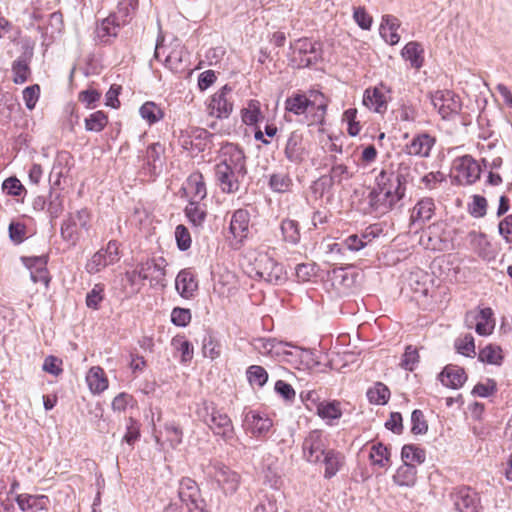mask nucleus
<instances>
[{"instance_id":"de8ad7c7","label":"nucleus","mask_w":512,"mask_h":512,"mask_svg":"<svg viewBox=\"0 0 512 512\" xmlns=\"http://www.w3.org/2000/svg\"><path fill=\"white\" fill-rule=\"evenodd\" d=\"M390 397V391L386 385L377 382L372 388L367 391V398L370 403L377 405H384Z\"/></svg>"},{"instance_id":"5fc2aeb1","label":"nucleus","mask_w":512,"mask_h":512,"mask_svg":"<svg viewBox=\"0 0 512 512\" xmlns=\"http://www.w3.org/2000/svg\"><path fill=\"white\" fill-rule=\"evenodd\" d=\"M167 441L172 448H176L182 443L183 431L182 428L175 421H169L164 424Z\"/></svg>"},{"instance_id":"e2e57ef3","label":"nucleus","mask_w":512,"mask_h":512,"mask_svg":"<svg viewBox=\"0 0 512 512\" xmlns=\"http://www.w3.org/2000/svg\"><path fill=\"white\" fill-rule=\"evenodd\" d=\"M419 362L418 350L409 345L406 347L404 354L401 359V367L408 371H413Z\"/></svg>"},{"instance_id":"6e6552de","label":"nucleus","mask_w":512,"mask_h":512,"mask_svg":"<svg viewBox=\"0 0 512 512\" xmlns=\"http://www.w3.org/2000/svg\"><path fill=\"white\" fill-rule=\"evenodd\" d=\"M373 189L380 193L387 192L388 195L396 196L401 200L405 196L404 178L400 174L382 169L375 177Z\"/></svg>"},{"instance_id":"a19ab883","label":"nucleus","mask_w":512,"mask_h":512,"mask_svg":"<svg viewBox=\"0 0 512 512\" xmlns=\"http://www.w3.org/2000/svg\"><path fill=\"white\" fill-rule=\"evenodd\" d=\"M401 458L406 464H422L426 459V452L415 444H406L402 447Z\"/></svg>"},{"instance_id":"a878e982","label":"nucleus","mask_w":512,"mask_h":512,"mask_svg":"<svg viewBox=\"0 0 512 512\" xmlns=\"http://www.w3.org/2000/svg\"><path fill=\"white\" fill-rule=\"evenodd\" d=\"M175 288L182 298L191 299L198 289V282L190 269L181 270L175 279Z\"/></svg>"},{"instance_id":"393cba45","label":"nucleus","mask_w":512,"mask_h":512,"mask_svg":"<svg viewBox=\"0 0 512 512\" xmlns=\"http://www.w3.org/2000/svg\"><path fill=\"white\" fill-rule=\"evenodd\" d=\"M15 500L22 512L48 510L50 499L46 495L18 494Z\"/></svg>"},{"instance_id":"5701e85b","label":"nucleus","mask_w":512,"mask_h":512,"mask_svg":"<svg viewBox=\"0 0 512 512\" xmlns=\"http://www.w3.org/2000/svg\"><path fill=\"white\" fill-rule=\"evenodd\" d=\"M250 213L246 209H237L233 212L229 230L238 242L242 243L248 236Z\"/></svg>"},{"instance_id":"412c9836","label":"nucleus","mask_w":512,"mask_h":512,"mask_svg":"<svg viewBox=\"0 0 512 512\" xmlns=\"http://www.w3.org/2000/svg\"><path fill=\"white\" fill-rule=\"evenodd\" d=\"M284 154L286 159L294 164L303 162L306 149L303 143V133L300 130L292 131L286 141Z\"/></svg>"},{"instance_id":"7c9ffc66","label":"nucleus","mask_w":512,"mask_h":512,"mask_svg":"<svg viewBox=\"0 0 512 512\" xmlns=\"http://www.w3.org/2000/svg\"><path fill=\"white\" fill-rule=\"evenodd\" d=\"M400 27L399 20L392 15H385L382 17L380 25V34L390 45H395L399 42L400 36L397 33Z\"/></svg>"},{"instance_id":"aec40b11","label":"nucleus","mask_w":512,"mask_h":512,"mask_svg":"<svg viewBox=\"0 0 512 512\" xmlns=\"http://www.w3.org/2000/svg\"><path fill=\"white\" fill-rule=\"evenodd\" d=\"M436 143V138L423 132L415 135L409 143L405 145V152L411 156L427 158Z\"/></svg>"},{"instance_id":"9b49d317","label":"nucleus","mask_w":512,"mask_h":512,"mask_svg":"<svg viewBox=\"0 0 512 512\" xmlns=\"http://www.w3.org/2000/svg\"><path fill=\"white\" fill-rule=\"evenodd\" d=\"M465 323L468 328H472L474 325L475 331L480 336H488L493 332L495 327L493 311L489 307L480 309L479 311H469L465 315Z\"/></svg>"},{"instance_id":"9d476101","label":"nucleus","mask_w":512,"mask_h":512,"mask_svg":"<svg viewBox=\"0 0 512 512\" xmlns=\"http://www.w3.org/2000/svg\"><path fill=\"white\" fill-rule=\"evenodd\" d=\"M453 168L456 171L455 178L461 185H471L475 183L481 175L480 165L471 155L456 158Z\"/></svg>"},{"instance_id":"f03ea898","label":"nucleus","mask_w":512,"mask_h":512,"mask_svg":"<svg viewBox=\"0 0 512 512\" xmlns=\"http://www.w3.org/2000/svg\"><path fill=\"white\" fill-rule=\"evenodd\" d=\"M275 253V248L261 245L249 253V260L256 277L272 285H281L286 281V272L275 259Z\"/></svg>"},{"instance_id":"680f3d73","label":"nucleus","mask_w":512,"mask_h":512,"mask_svg":"<svg viewBox=\"0 0 512 512\" xmlns=\"http://www.w3.org/2000/svg\"><path fill=\"white\" fill-rule=\"evenodd\" d=\"M411 432L414 435H423L428 431V424L423 412L415 409L411 414Z\"/></svg>"},{"instance_id":"f3484780","label":"nucleus","mask_w":512,"mask_h":512,"mask_svg":"<svg viewBox=\"0 0 512 512\" xmlns=\"http://www.w3.org/2000/svg\"><path fill=\"white\" fill-rule=\"evenodd\" d=\"M127 23L126 19L119 21V15L110 14L97 24L95 29V39L101 44H108L118 35L120 27Z\"/></svg>"},{"instance_id":"8fccbe9b","label":"nucleus","mask_w":512,"mask_h":512,"mask_svg":"<svg viewBox=\"0 0 512 512\" xmlns=\"http://www.w3.org/2000/svg\"><path fill=\"white\" fill-rule=\"evenodd\" d=\"M139 113L141 117L146 120L150 125L158 122L164 116L162 109L156 105L154 102H146L144 103L140 109Z\"/></svg>"},{"instance_id":"774afa93","label":"nucleus","mask_w":512,"mask_h":512,"mask_svg":"<svg viewBox=\"0 0 512 512\" xmlns=\"http://www.w3.org/2000/svg\"><path fill=\"white\" fill-rule=\"evenodd\" d=\"M498 231L506 243L512 244V214L507 215L499 222Z\"/></svg>"},{"instance_id":"2eb2a0df","label":"nucleus","mask_w":512,"mask_h":512,"mask_svg":"<svg viewBox=\"0 0 512 512\" xmlns=\"http://www.w3.org/2000/svg\"><path fill=\"white\" fill-rule=\"evenodd\" d=\"M400 200L396 196L388 195L387 192L380 193L371 188L367 196L369 213L382 216L391 211Z\"/></svg>"},{"instance_id":"6e6d98bb","label":"nucleus","mask_w":512,"mask_h":512,"mask_svg":"<svg viewBox=\"0 0 512 512\" xmlns=\"http://www.w3.org/2000/svg\"><path fill=\"white\" fill-rule=\"evenodd\" d=\"M109 265H113V264L108 262V258L106 257L104 250L100 249L87 262L86 271L89 274H95V273L100 272L102 269H104L105 267H107Z\"/></svg>"},{"instance_id":"1a4fd4ad","label":"nucleus","mask_w":512,"mask_h":512,"mask_svg":"<svg viewBox=\"0 0 512 512\" xmlns=\"http://www.w3.org/2000/svg\"><path fill=\"white\" fill-rule=\"evenodd\" d=\"M430 99L443 119H448L461 111L462 103L459 96L450 90H438L431 94Z\"/></svg>"},{"instance_id":"a18cd8bd","label":"nucleus","mask_w":512,"mask_h":512,"mask_svg":"<svg viewBox=\"0 0 512 512\" xmlns=\"http://www.w3.org/2000/svg\"><path fill=\"white\" fill-rule=\"evenodd\" d=\"M188 189L192 194L190 201L200 202L206 195V185L201 174L192 175L188 180Z\"/></svg>"},{"instance_id":"864d4df0","label":"nucleus","mask_w":512,"mask_h":512,"mask_svg":"<svg viewBox=\"0 0 512 512\" xmlns=\"http://www.w3.org/2000/svg\"><path fill=\"white\" fill-rule=\"evenodd\" d=\"M246 375L252 386L263 387L268 380L267 371L259 365H251L248 367Z\"/></svg>"},{"instance_id":"cd10ccee","label":"nucleus","mask_w":512,"mask_h":512,"mask_svg":"<svg viewBox=\"0 0 512 512\" xmlns=\"http://www.w3.org/2000/svg\"><path fill=\"white\" fill-rule=\"evenodd\" d=\"M363 104L370 110L382 114L387 110L386 97L380 88L366 89L363 95Z\"/></svg>"},{"instance_id":"09e8293b","label":"nucleus","mask_w":512,"mask_h":512,"mask_svg":"<svg viewBox=\"0 0 512 512\" xmlns=\"http://www.w3.org/2000/svg\"><path fill=\"white\" fill-rule=\"evenodd\" d=\"M317 414L322 419H328V420L339 419L342 416V411L340 409V403L337 401L320 402L317 405Z\"/></svg>"},{"instance_id":"423d86ee","label":"nucleus","mask_w":512,"mask_h":512,"mask_svg":"<svg viewBox=\"0 0 512 512\" xmlns=\"http://www.w3.org/2000/svg\"><path fill=\"white\" fill-rule=\"evenodd\" d=\"M450 499L458 512H481L479 493L469 486H457L450 492Z\"/></svg>"},{"instance_id":"a211bd4d","label":"nucleus","mask_w":512,"mask_h":512,"mask_svg":"<svg viewBox=\"0 0 512 512\" xmlns=\"http://www.w3.org/2000/svg\"><path fill=\"white\" fill-rule=\"evenodd\" d=\"M435 214V203L430 197L420 199L410 214V227H414L416 231L423 228V226L431 220Z\"/></svg>"},{"instance_id":"bf43d9fd","label":"nucleus","mask_w":512,"mask_h":512,"mask_svg":"<svg viewBox=\"0 0 512 512\" xmlns=\"http://www.w3.org/2000/svg\"><path fill=\"white\" fill-rule=\"evenodd\" d=\"M389 456V450L384 444L379 442L372 446L370 458L373 464L384 467L389 462Z\"/></svg>"},{"instance_id":"dca6fc26","label":"nucleus","mask_w":512,"mask_h":512,"mask_svg":"<svg viewBox=\"0 0 512 512\" xmlns=\"http://www.w3.org/2000/svg\"><path fill=\"white\" fill-rule=\"evenodd\" d=\"M247 173L215 165V178L222 192L232 194L240 188V182Z\"/></svg>"},{"instance_id":"052dcab7","label":"nucleus","mask_w":512,"mask_h":512,"mask_svg":"<svg viewBox=\"0 0 512 512\" xmlns=\"http://www.w3.org/2000/svg\"><path fill=\"white\" fill-rule=\"evenodd\" d=\"M217 410L218 408L214 402L204 400L198 404L196 414L199 419L208 426V424H210L211 418L215 415Z\"/></svg>"},{"instance_id":"bb28decb","label":"nucleus","mask_w":512,"mask_h":512,"mask_svg":"<svg viewBox=\"0 0 512 512\" xmlns=\"http://www.w3.org/2000/svg\"><path fill=\"white\" fill-rule=\"evenodd\" d=\"M439 379L444 386L458 389L466 382L467 375L462 367L447 365L439 374Z\"/></svg>"},{"instance_id":"39448f33","label":"nucleus","mask_w":512,"mask_h":512,"mask_svg":"<svg viewBox=\"0 0 512 512\" xmlns=\"http://www.w3.org/2000/svg\"><path fill=\"white\" fill-rule=\"evenodd\" d=\"M89 221L90 213L86 208L80 209L75 213H70L68 218L64 220L61 225V237L64 241L76 245L80 238L81 229H89Z\"/></svg>"},{"instance_id":"79ce46f5","label":"nucleus","mask_w":512,"mask_h":512,"mask_svg":"<svg viewBox=\"0 0 512 512\" xmlns=\"http://www.w3.org/2000/svg\"><path fill=\"white\" fill-rule=\"evenodd\" d=\"M478 358L481 362L500 366L503 362L502 349L498 345L489 344L480 350Z\"/></svg>"},{"instance_id":"f8f14e48","label":"nucleus","mask_w":512,"mask_h":512,"mask_svg":"<svg viewBox=\"0 0 512 512\" xmlns=\"http://www.w3.org/2000/svg\"><path fill=\"white\" fill-rule=\"evenodd\" d=\"M214 478L226 495H233L239 488L241 476L223 463L216 462L211 465Z\"/></svg>"},{"instance_id":"3c124183","label":"nucleus","mask_w":512,"mask_h":512,"mask_svg":"<svg viewBox=\"0 0 512 512\" xmlns=\"http://www.w3.org/2000/svg\"><path fill=\"white\" fill-rule=\"evenodd\" d=\"M292 186V180L286 173H274L269 178V187L277 193H285Z\"/></svg>"},{"instance_id":"338daca9","label":"nucleus","mask_w":512,"mask_h":512,"mask_svg":"<svg viewBox=\"0 0 512 512\" xmlns=\"http://www.w3.org/2000/svg\"><path fill=\"white\" fill-rule=\"evenodd\" d=\"M175 239L180 251H186L191 247V235L188 229L182 224H179L175 228Z\"/></svg>"},{"instance_id":"0e129e2a","label":"nucleus","mask_w":512,"mask_h":512,"mask_svg":"<svg viewBox=\"0 0 512 512\" xmlns=\"http://www.w3.org/2000/svg\"><path fill=\"white\" fill-rule=\"evenodd\" d=\"M343 121L348 125L347 132L350 136H357L360 133L361 126L357 121V109L349 108L343 114Z\"/></svg>"},{"instance_id":"c85d7f7f","label":"nucleus","mask_w":512,"mask_h":512,"mask_svg":"<svg viewBox=\"0 0 512 512\" xmlns=\"http://www.w3.org/2000/svg\"><path fill=\"white\" fill-rule=\"evenodd\" d=\"M401 55L416 70H419L424 64V48L419 42H408L402 49Z\"/></svg>"},{"instance_id":"603ef678","label":"nucleus","mask_w":512,"mask_h":512,"mask_svg":"<svg viewBox=\"0 0 512 512\" xmlns=\"http://www.w3.org/2000/svg\"><path fill=\"white\" fill-rule=\"evenodd\" d=\"M108 123L107 115L103 111H96L85 119V128L87 131L100 132Z\"/></svg>"},{"instance_id":"473e14b6","label":"nucleus","mask_w":512,"mask_h":512,"mask_svg":"<svg viewBox=\"0 0 512 512\" xmlns=\"http://www.w3.org/2000/svg\"><path fill=\"white\" fill-rule=\"evenodd\" d=\"M164 147L159 142L153 143L147 147L145 164L148 166L151 174H157L163 166L162 154Z\"/></svg>"},{"instance_id":"69168bd1","label":"nucleus","mask_w":512,"mask_h":512,"mask_svg":"<svg viewBox=\"0 0 512 512\" xmlns=\"http://www.w3.org/2000/svg\"><path fill=\"white\" fill-rule=\"evenodd\" d=\"M202 351L205 357L214 360L221 354V345L212 336H205Z\"/></svg>"},{"instance_id":"7ed1b4c3","label":"nucleus","mask_w":512,"mask_h":512,"mask_svg":"<svg viewBox=\"0 0 512 512\" xmlns=\"http://www.w3.org/2000/svg\"><path fill=\"white\" fill-rule=\"evenodd\" d=\"M206 506L196 481L185 477L179 483L178 498L171 501L163 512H207Z\"/></svg>"},{"instance_id":"0eeeda50","label":"nucleus","mask_w":512,"mask_h":512,"mask_svg":"<svg viewBox=\"0 0 512 512\" xmlns=\"http://www.w3.org/2000/svg\"><path fill=\"white\" fill-rule=\"evenodd\" d=\"M233 90L229 85H224L216 91L208 103V112L218 119H227L233 111Z\"/></svg>"},{"instance_id":"c756f323","label":"nucleus","mask_w":512,"mask_h":512,"mask_svg":"<svg viewBox=\"0 0 512 512\" xmlns=\"http://www.w3.org/2000/svg\"><path fill=\"white\" fill-rule=\"evenodd\" d=\"M188 53L183 46L177 45L165 58V66L172 72H183L187 66Z\"/></svg>"},{"instance_id":"49530a36","label":"nucleus","mask_w":512,"mask_h":512,"mask_svg":"<svg viewBox=\"0 0 512 512\" xmlns=\"http://www.w3.org/2000/svg\"><path fill=\"white\" fill-rule=\"evenodd\" d=\"M281 232L283 239L291 244H297L300 241V230L297 221L292 219H284L281 222Z\"/></svg>"},{"instance_id":"20e7f679","label":"nucleus","mask_w":512,"mask_h":512,"mask_svg":"<svg viewBox=\"0 0 512 512\" xmlns=\"http://www.w3.org/2000/svg\"><path fill=\"white\" fill-rule=\"evenodd\" d=\"M322 59V45L307 37L290 43L288 60L293 68L302 69L317 64Z\"/></svg>"},{"instance_id":"58836bf2","label":"nucleus","mask_w":512,"mask_h":512,"mask_svg":"<svg viewBox=\"0 0 512 512\" xmlns=\"http://www.w3.org/2000/svg\"><path fill=\"white\" fill-rule=\"evenodd\" d=\"M241 117L244 124L249 126L257 125L263 121L264 115L260 109V102L257 100H250L247 107L241 111Z\"/></svg>"},{"instance_id":"e433bc0d","label":"nucleus","mask_w":512,"mask_h":512,"mask_svg":"<svg viewBox=\"0 0 512 512\" xmlns=\"http://www.w3.org/2000/svg\"><path fill=\"white\" fill-rule=\"evenodd\" d=\"M417 479V468L414 464L403 463L395 475L393 481L399 486L412 487L415 485Z\"/></svg>"},{"instance_id":"4be33fe9","label":"nucleus","mask_w":512,"mask_h":512,"mask_svg":"<svg viewBox=\"0 0 512 512\" xmlns=\"http://www.w3.org/2000/svg\"><path fill=\"white\" fill-rule=\"evenodd\" d=\"M208 427L212 430L213 434L220 436L226 443H230L235 437V431L230 417L217 410L215 415L211 418Z\"/></svg>"},{"instance_id":"4d7b16f0","label":"nucleus","mask_w":512,"mask_h":512,"mask_svg":"<svg viewBox=\"0 0 512 512\" xmlns=\"http://www.w3.org/2000/svg\"><path fill=\"white\" fill-rule=\"evenodd\" d=\"M253 345L260 353L268 354L275 348L278 350L282 346H289V343L277 341L276 338H257L254 339Z\"/></svg>"},{"instance_id":"c03bdc74","label":"nucleus","mask_w":512,"mask_h":512,"mask_svg":"<svg viewBox=\"0 0 512 512\" xmlns=\"http://www.w3.org/2000/svg\"><path fill=\"white\" fill-rule=\"evenodd\" d=\"M332 166L330 169L329 179H331L332 183L341 184L344 180H349L353 177V172L348 168V166L344 164H339L336 162V157H331Z\"/></svg>"},{"instance_id":"13d9d810","label":"nucleus","mask_w":512,"mask_h":512,"mask_svg":"<svg viewBox=\"0 0 512 512\" xmlns=\"http://www.w3.org/2000/svg\"><path fill=\"white\" fill-rule=\"evenodd\" d=\"M104 300V285L97 283L86 295V306L93 310H98L100 303Z\"/></svg>"},{"instance_id":"4468645a","label":"nucleus","mask_w":512,"mask_h":512,"mask_svg":"<svg viewBox=\"0 0 512 512\" xmlns=\"http://www.w3.org/2000/svg\"><path fill=\"white\" fill-rule=\"evenodd\" d=\"M302 448L304 458L308 462L314 464L320 463L322 460V456L327 451L322 431H311L304 439Z\"/></svg>"},{"instance_id":"ddd939ff","label":"nucleus","mask_w":512,"mask_h":512,"mask_svg":"<svg viewBox=\"0 0 512 512\" xmlns=\"http://www.w3.org/2000/svg\"><path fill=\"white\" fill-rule=\"evenodd\" d=\"M216 166L247 173L245 154L241 148L232 143H227L221 148L220 161Z\"/></svg>"},{"instance_id":"4c0bfd02","label":"nucleus","mask_w":512,"mask_h":512,"mask_svg":"<svg viewBox=\"0 0 512 512\" xmlns=\"http://www.w3.org/2000/svg\"><path fill=\"white\" fill-rule=\"evenodd\" d=\"M184 212L189 222L194 227L203 226L207 217V209L204 204L196 201H189L188 205L185 207Z\"/></svg>"},{"instance_id":"ea45409f","label":"nucleus","mask_w":512,"mask_h":512,"mask_svg":"<svg viewBox=\"0 0 512 512\" xmlns=\"http://www.w3.org/2000/svg\"><path fill=\"white\" fill-rule=\"evenodd\" d=\"M278 353H281L285 358V361L291 365L298 366L303 363L304 358L309 355L307 349L293 346L289 343V346H282L278 349Z\"/></svg>"},{"instance_id":"72a5a7b5","label":"nucleus","mask_w":512,"mask_h":512,"mask_svg":"<svg viewBox=\"0 0 512 512\" xmlns=\"http://www.w3.org/2000/svg\"><path fill=\"white\" fill-rule=\"evenodd\" d=\"M343 460L344 457L340 452L328 449L321 460L325 465L324 477L326 479L334 477L343 465Z\"/></svg>"},{"instance_id":"37998d69","label":"nucleus","mask_w":512,"mask_h":512,"mask_svg":"<svg viewBox=\"0 0 512 512\" xmlns=\"http://www.w3.org/2000/svg\"><path fill=\"white\" fill-rule=\"evenodd\" d=\"M366 247V241L357 234L348 236L343 242L335 243L331 247V252L341 253L343 250H350L353 252L360 251Z\"/></svg>"},{"instance_id":"c9c22d12","label":"nucleus","mask_w":512,"mask_h":512,"mask_svg":"<svg viewBox=\"0 0 512 512\" xmlns=\"http://www.w3.org/2000/svg\"><path fill=\"white\" fill-rule=\"evenodd\" d=\"M32 54H23L18 57L12 64L13 81L15 84L25 83L30 74L31 70L29 67V61Z\"/></svg>"},{"instance_id":"f257e3e1","label":"nucleus","mask_w":512,"mask_h":512,"mask_svg":"<svg viewBox=\"0 0 512 512\" xmlns=\"http://www.w3.org/2000/svg\"><path fill=\"white\" fill-rule=\"evenodd\" d=\"M285 111L295 116L304 115L308 124H322L325 119L327 102L324 95L318 91L293 93L285 100Z\"/></svg>"},{"instance_id":"b1692460","label":"nucleus","mask_w":512,"mask_h":512,"mask_svg":"<svg viewBox=\"0 0 512 512\" xmlns=\"http://www.w3.org/2000/svg\"><path fill=\"white\" fill-rule=\"evenodd\" d=\"M243 426L254 436H261L270 430L272 421L268 417H263L259 412L247 410L244 412Z\"/></svg>"},{"instance_id":"f704fd0d","label":"nucleus","mask_w":512,"mask_h":512,"mask_svg":"<svg viewBox=\"0 0 512 512\" xmlns=\"http://www.w3.org/2000/svg\"><path fill=\"white\" fill-rule=\"evenodd\" d=\"M86 381L93 394H100L108 387V380L105 372L99 366L92 367L89 370L86 376Z\"/></svg>"},{"instance_id":"6ab92c4d","label":"nucleus","mask_w":512,"mask_h":512,"mask_svg":"<svg viewBox=\"0 0 512 512\" xmlns=\"http://www.w3.org/2000/svg\"><path fill=\"white\" fill-rule=\"evenodd\" d=\"M166 265L167 262L163 257L148 259L145 262L139 263L136 266L134 273H137L138 277L143 280L151 279L158 283L166 275Z\"/></svg>"},{"instance_id":"2f4dec72","label":"nucleus","mask_w":512,"mask_h":512,"mask_svg":"<svg viewBox=\"0 0 512 512\" xmlns=\"http://www.w3.org/2000/svg\"><path fill=\"white\" fill-rule=\"evenodd\" d=\"M213 134L209 133L203 128H192L188 134L189 141H185V144H189L191 149L202 152L207 148H210L211 138Z\"/></svg>"}]
</instances>
